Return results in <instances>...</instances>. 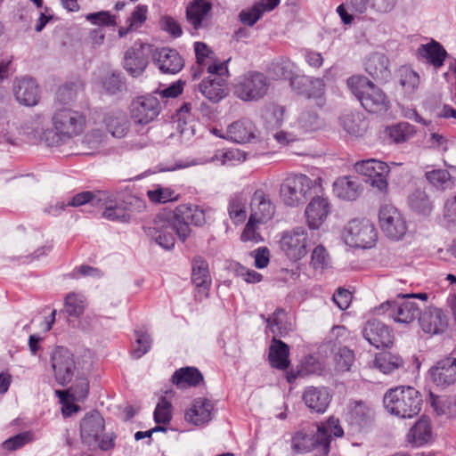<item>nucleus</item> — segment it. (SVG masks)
<instances>
[{
    "label": "nucleus",
    "mask_w": 456,
    "mask_h": 456,
    "mask_svg": "<svg viewBox=\"0 0 456 456\" xmlns=\"http://www.w3.org/2000/svg\"><path fill=\"white\" fill-rule=\"evenodd\" d=\"M316 446H322L317 439V432L313 435L300 430L292 436L291 449L296 453H306Z\"/></svg>",
    "instance_id": "a19ab883"
},
{
    "label": "nucleus",
    "mask_w": 456,
    "mask_h": 456,
    "mask_svg": "<svg viewBox=\"0 0 456 456\" xmlns=\"http://www.w3.org/2000/svg\"><path fill=\"white\" fill-rule=\"evenodd\" d=\"M362 191V184L355 176H341L333 183L334 194L343 200H355L361 195Z\"/></svg>",
    "instance_id": "cd10ccee"
},
{
    "label": "nucleus",
    "mask_w": 456,
    "mask_h": 456,
    "mask_svg": "<svg viewBox=\"0 0 456 456\" xmlns=\"http://www.w3.org/2000/svg\"><path fill=\"white\" fill-rule=\"evenodd\" d=\"M387 57L380 53L370 54L365 62V70L374 79L387 81L390 77Z\"/></svg>",
    "instance_id": "473e14b6"
},
{
    "label": "nucleus",
    "mask_w": 456,
    "mask_h": 456,
    "mask_svg": "<svg viewBox=\"0 0 456 456\" xmlns=\"http://www.w3.org/2000/svg\"><path fill=\"white\" fill-rule=\"evenodd\" d=\"M331 212V205L327 197L315 196L306 205L305 219L308 230L316 231L326 222Z\"/></svg>",
    "instance_id": "f3484780"
},
{
    "label": "nucleus",
    "mask_w": 456,
    "mask_h": 456,
    "mask_svg": "<svg viewBox=\"0 0 456 456\" xmlns=\"http://www.w3.org/2000/svg\"><path fill=\"white\" fill-rule=\"evenodd\" d=\"M86 116L76 110L67 107H56L53 117V129L43 134V139L48 146H58L80 134L86 126Z\"/></svg>",
    "instance_id": "f03ea898"
},
{
    "label": "nucleus",
    "mask_w": 456,
    "mask_h": 456,
    "mask_svg": "<svg viewBox=\"0 0 456 456\" xmlns=\"http://www.w3.org/2000/svg\"><path fill=\"white\" fill-rule=\"evenodd\" d=\"M355 171L367 177V182L372 187L377 188L379 191H386L387 189V176L390 171V165L370 159L366 160L358 161L354 165Z\"/></svg>",
    "instance_id": "f8f14e48"
},
{
    "label": "nucleus",
    "mask_w": 456,
    "mask_h": 456,
    "mask_svg": "<svg viewBox=\"0 0 456 456\" xmlns=\"http://www.w3.org/2000/svg\"><path fill=\"white\" fill-rule=\"evenodd\" d=\"M410 208L421 215H429L433 204L427 193L422 190H416L409 196Z\"/></svg>",
    "instance_id": "49530a36"
},
{
    "label": "nucleus",
    "mask_w": 456,
    "mask_h": 456,
    "mask_svg": "<svg viewBox=\"0 0 456 456\" xmlns=\"http://www.w3.org/2000/svg\"><path fill=\"white\" fill-rule=\"evenodd\" d=\"M289 348L288 345L274 337L272 340L268 354L272 367L286 370L289 365Z\"/></svg>",
    "instance_id": "c9c22d12"
},
{
    "label": "nucleus",
    "mask_w": 456,
    "mask_h": 456,
    "mask_svg": "<svg viewBox=\"0 0 456 456\" xmlns=\"http://www.w3.org/2000/svg\"><path fill=\"white\" fill-rule=\"evenodd\" d=\"M149 200L155 204H165L170 201H177L179 194L171 187H164L159 184L155 185L147 191Z\"/></svg>",
    "instance_id": "de8ad7c7"
},
{
    "label": "nucleus",
    "mask_w": 456,
    "mask_h": 456,
    "mask_svg": "<svg viewBox=\"0 0 456 456\" xmlns=\"http://www.w3.org/2000/svg\"><path fill=\"white\" fill-rule=\"evenodd\" d=\"M160 111L158 98L151 95H142L135 98L130 106L131 117L137 124L151 122Z\"/></svg>",
    "instance_id": "a211bd4d"
},
{
    "label": "nucleus",
    "mask_w": 456,
    "mask_h": 456,
    "mask_svg": "<svg viewBox=\"0 0 456 456\" xmlns=\"http://www.w3.org/2000/svg\"><path fill=\"white\" fill-rule=\"evenodd\" d=\"M340 125L350 135L359 137L363 135L368 128V123L363 115L358 111H349L340 117Z\"/></svg>",
    "instance_id": "f704fd0d"
},
{
    "label": "nucleus",
    "mask_w": 456,
    "mask_h": 456,
    "mask_svg": "<svg viewBox=\"0 0 456 456\" xmlns=\"http://www.w3.org/2000/svg\"><path fill=\"white\" fill-rule=\"evenodd\" d=\"M347 415L351 424L361 427L372 419L373 411L370 407L362 402H354L350 404Z\"/></svg>",
    "instance_id": "79ce46f5"
},
{
    "label": "nucleus",
    "mask_w": 456,
    "mask_h": 456,
    "mask_svg": "<svg viewBox=\"0 0 456 456\" xmlns=\"http://www.w3.org/2000/svg\"><path fill=\"white\" fill-rule=\"evenodd\" d=\"M150 52V45L135 42L125 53L123 61L124 69L132 77H139L143 73L148 65V55Z\"/></svg>",
    "instance_id": "dca6fc26"
},
{
    "label": "nucleus",
    "mask_w": 456,
    "mask_h": 456,
    "mask_svg": "<svg viewBox=\"0 0 456 456\" xmlns=\"http://www.w3.org/2000/svg\"><path fill=\"white\" fill-rule=\"evenodd\" d=\"M374 365L384 374H390L403 366V359L390 353L379 354L375 357Z\"/></svg>",
    "instance_id": "c03bdc74"
},
{
    "label": "nucleus",
    "mask_w": 456,
    "mask_h": 456,
    "mask_svg": "<svg viewBox=\"0 0 456 456\" xmlns=\"http://www.w3.org/2000/svg\"><path fill=\"white\" fill-rule=\"evenodd\" d=\"M343 436L344 430L339 420L334 417H330L325 422L317 425V439L325 454L329 452L331 436L342 437Z\"/></svg>",
    "instance_id": "2f4dec72"
},
{
    "label": "nucleus",
    "mask_w": 456,
    "mask_h": 456,
    "mask_svg": "<svg viewBox=\"0 0 456 456\" xmlns=\"http://www.w3.org/2000/svg\"><path fill=\"white\" fill-rule=\"evenodd\" d=\"M248 197L245 193H235L230 197L228 203V214L235 224H242L247 218Z\"/></svg>",
    "instance_id": "58836bf2"
},
{
    "label": "nucleus",
    "mask_w": 456,
    "mask_h": 456,
    "mask_svg": "<svg viewBox=\"0 0 456 456\" xmlns=\"http://www.w3.org/2000/svg\"><path fill=\"white\" fill-rule=\"evenodd\" d=\"M379 224L389 239L399 240L407 232V224L403 214L393 205L385 204L379 211Z\"/></svg>",
    "instance_id": "9b49d317"
},
{
    "label": "nucleus",
    "mask_w": 456,
    "mask_h": 456,
    "mask_svg": "<svg viewBox=\"0 0 456 456\" xmlns=\"http://www.w3.org/2000/svg\"><path fill=\"white\" fill-rule=\"evenodd\" d=\"M362 335L376 348L388 347L394 340L392 330L378 320L368 321L362 329Z\"/></svg>",
    "instance_id": "412c9836"
},
{
    "label": "nucleus",
    "mask_w": 456,
    "mask_h": 456,
    "mask_svg": "<svg viewBox=\"0 0 456 456\" xmlns=\"http://www.w3.org/2000/svg\"><path fill=\"white\" fill-rule=\"evenodd\" d=\"M303 400L309 409L323 413L330 403L331 395L326 387H308L304 391Z\"/></svg>",
    "instance_id": "7c9ffc66"
},
{
    "label": "nucleus",
    "mask_w": 456,
    "mask_h": 456,
    "mask_svg": "<svg viewBox=\"0 0 456 456\" xmlns=\"http://www.w3.org/2000/svg\"><path fill=\"white\" fill-rule=\"evenodd\" d=\"M309 231L304 226H296L278 234V248L289 261L297 262L308 254L313 244Z\"/></svg>",
    "instance_id": "39448f33"
},
{
    "label": "nucleus",
    "mask_w": 456,
    "mask_h": 456,
    "mask_svg": "<svg viewBox=\"0 0 456 456\" xmlns=\"http://www.w3.org/2000/svg\"><path fill=\"white\" fill-rule=\"evenodd\" d=\"M432 440L430 419L426 416H421L406 435V441L414 447L423 446Z\"/></svg>",
    "instance_id": "c756f323"
},
{
    "label": "nucleus",
    "mask_w": 456,
    "mask_h": 456,
    "mask_svg": "<svg viewBox=\"0 0 456 456\" xmlns=\"http://www.w3.org/2000/svg\"><path fill=\"white\" fill-rule=\"evenodd\" d=\"M267 77L258 71H248L237 77L233 84V94L244 102H256L268 92Z\"/></svg>",
    "instance_id": "1a4fd4ad"
},
{
    "label": "nucleus",
    "mask_w": 456,
    "mask_h": 456,
    "mask_svg": "<svg viewBox=\"0 0 456 456\" xmlns=\"http://www.w3.org/2000/svg\"><path fill=\"white\" fill-rule=\"evenodd\" d=\"M244 159V157L240 151L237 149L231 150H218L215 151L209 154V156H202L190 162H185L183 164H178L176 167H168L162 169L163 171H174L177 168H185L191 166L197 165H206L208 163H213L215 165H222V166H232L235 165L236 162H240Z\"/></svg>",
    "instance_id": "ddd939ff"
},
{
    "label": "nucleus",
    "mask_w": 456,
    "mask_h": 456,
    "mask_svg": "<svg viewBox=\"0 0 456 456\" xmlns=\"http://www.w3.org/2000/svg\"><path fill=\"white\" fill-rule=\"evenodd\" d=\"M14 95L18 102L27 106H35L39 101V88L37 82L28 77H22L14 85Z\"/></svg>",
    "instance_id": "c85d7f7f"
},
{
    "label": "nucleus",
    "mask_w": 456,
    "mask_h": 456,
    "mask_svg": "<svg viewBox=\"0 0 456 456\" xmlns=\"http://www.w3.org/2000/svg\"><path fill=\"white\" fill-rule=\"evenodd\" d=\"M210 4L204 0H195L187 8V20L189 23L195 28H200L203 20L210 11Z\"/></svg>",
    "instance_id": "37998d69"
},
{
    "label": "nucleus",
    "mask_w": 456,
    "mask_h": 456,
    "mask_svg": "<svg viewBox=\"0 0 456 456\" xmlns=\"http://www.w3.org/2000/svg\"><path fill=\"white\" fill-rule=\"evenodd\" d=\"M274 214L275 205L272 201L270 194L263 189L256 190L250 200L249 217L258 224H266L273 219Z\"/></svg>",
    "instance_id": "aec40b11"
},
{
    "label": "nucleus",
    "mask_w": 456,
    "mask_h": 456,
    "mask_svg": "<svg viewBox=\"0 0 456 456\" xmlns=\"http://www.w3.org/2000/svg\"><path fill=\"white\" fill-rule=\"evenodd\" d=\"M427 180L436 188L445 190L452 186V177L450 173L444 169H435L426 172Z\"/></svg>",
    "instance_id": "603ef678"
},
{
    "label": "nucleus",
    "mask_w": 456,
    "mask_h": 456,
    "mask_svg": "<svg viewBox=\"0 0 456 456\" xmlns=\"http://www.w3.org/2000/svg\"><path fill=\"white\" fill-rule=\"evenodd\" d=\"M213 409L214 406L208 399L196 398L185 411L184 419L193 426H203L211 420Z\"/></svg>",
    "instance_id": "b1692460"
},
{
    "label": "nucleus",
    "mask_w": 456,
    "mask_h": 456,
    "mask_svg": "<svg viewBox=\"0 0 456 456\" xmlns=\"http://www.w3.org/2000/svg\"><path fill=\"white\" fill-rule=\"evenodd\" d=\"M270 135L275 140L278 145L284 147L297 141L300 133H296L294 131L290 132L283 129H272Z\"/></svg>",
    "instance_id": "774afa93"
},
{
    "label": "nucleus",
    "mask_w": 456,
    "mask_h": 456,
    "mask_svg": "<svg viewBox=\"0 0 456 456\" xmlns=\"http://www.w3.org/2000/svg\"><path fill=\"white\" fill-rule=\"evenodd\" d=\"M136 339L132 351L134 358H141L151 348V339L150 336L145 332L136 331Z\"/></svg>",
    "instance_id": "338daca9"
},
{
    "label": "nucleus",
    "mask_w": 456,
    "mask_h": 456,
    "mask_svg": "<svg viewBox=\"0 0 456 456\" xmlns=\"http://www.w3.org/2000/svg\"><path fill=\"white\" fill-rule=\"evenodd\" d=\"M77 85L76 83L65 84L59 87L56 92V107H65L64 105L72 102L77 95Z\"/></svg>",
    "instance_id": "13d9d810"
},
{
    "label": "nucleus",
    "mask_w": 456,
    "mask_h": 456,
    "mask_svg": "<svg viewBox=\"0 0 456 456\" xmlns=\"http://www.w3.org/2000/svg\"><path fill=\"white\" fill-rule=\"evenodd\" d=\"M341 239L351 248H371L378 240V232L370 219L356 217L345 224Z\"/></svg>",
    "instance_id": "0eeeda50"
},
{
    "label": "nucleus",
    "mask_w": 456,
    "mask_h": 456,
    "mask_svg": "<svg viewBox=\"0 0 456 456\" xmlns=\"http://www.w3.org/2000/svg\"><path fill=\"white\" fill-rule=\"evenodd\" d=\"M383 403L390 414L401 419H411L420 411L422 398L414 387L398 386L386 392Z\"/></svg>",
    "instance_id": "7ed1b4c3"
},
{
    "label": "nucleus",
    "mask_w": 456,
    "mask_h": 456,
    "mask_svg": "<svg viewBox=\"0 0 456 456\" xmlns=\"http://www.w3.org/2000/svg\"><path fill=\"white\" fill-rule=\"evenodd\" d=\"M428 376L433 384L445 389L456 383V357L447 355L436 362L428 370Z\"/></svg>",
    "instance_id": "4468645a"
},
{
    "label": "nucleus",
    "mask_w": 456,
    "mask_h": 456,
    "mask_svg": "<svg viewBox=\"0 0 456 456\" xmlns=\"http://www.w3.org/2000/svg\"><path fill=\"white\" fill-rule=\"evenodd\" d=\"M97 207L102 208L104 218L119 223H129V215L126 212L124 200L118 194L98 191Z\"/></svg>",
    "instance_id": "2eb2a0df"
},
{
    "label": "nucleus",
    "mask_w": 456,
    "mask_h": 456,
    "mask_svg": "<svg viewBox=\"0 0 456 456\" xmlns=\"http://www.w3.org/2000/svg\"><path fill=\"white\" fill-rule=\"evenodd\" d=\"M419 322L425 333L436 335L446 330L448 318L441 308L429 306L420 314Z\"/></svg>",
    "instance_id": "4be33fe9"
},
{
    "label": "nucleus",
    "mask_w": 456,
    "mask_h": 456,
    "mask_svg": "<svg viewBox=\"0 0 456 456\" xmlns=\"http://www.w3.org/2000/svg\"><path fill=\"white\" fill-rule=\"evenodd\" d=\"M208 72L210 76L199 85L200 93L213 102H217L227 94V83L224 76L228 74V68L224 62L209 64Z\"/></svg>",
    "instance_id": "9d476101"
},
{
    "label": "nucleus",
    "mask_w": 456,
    "mask_h": 456,
    "mask_svg": "<svg viewBox=\"0 0 456 456\" xmlns=\"http://www.w3.org/2000/svg\"><path fill=\"white\" fill-rule=\"evenodd\" d=\"M257 137V129L249 118H241L227 128V138L238 143L250 142Z\"/></svg>",
    "instance_id": "bb28decb"
},
{
    "label": "nucleus",
    "mask_w": 456,
    "mask_h": 456,
    "mask_svg": "<svg viewBox=\"0 0 456 456\" xmlns=\"http://www.w3.org/2000/svg\"><path fill=\"white\" fill-rule=\"evenodd\" d=\"M194 52L197 59V62L200 67H208L209 64H219L220 62H215V54L209 47L202 42L194 43Z\"/></svg>",
    "instance_id": "052dcab7"
},
{
    "label": "nucleus",
    "mask_w": 456,
    "mask_h": 456,
    "mask_svg": "<svg viewBox=\"0 0 456 456\" xmlns=\"http://www.w3.org/2000/svg\"><path fill=\"white\" fill-rule=\"evenodd\" d=\"M104 429V419L97 411L87 414L81 421L80 435L88 445L96 443Z\"/></svg>",
    "instance_id": "a878e982"
},
{
    "label": "nucleus",
    "mask_w": 456,
    "mask_h": 456,
    "mask_svg": "<svg viewBox=\"0 0 456 456\" xmlns=\"http://www.w3.org/2000/svg\"><path fill=\"white\" fill-rule=\"evenodd\" d=\"M346 84L368 112L382 113L388 110L389 100L387 94L366 77L352 76Z\"/></svg>",
    "instance_id": "20e7f679"
},
{
    "label": "nucleus",
    "mask_w": 456,
    "mask_h": 456,
    "mask_svg": "<svg viewBox=\"0 0 456 456\" xmlns=\"http://www.w3.org/2000/svg\"><path fill=\"white\" fill-rule=\"evenodd\" d=\"M286 313L282 309H277L272 316L266 319L267 328L275 336H282L287 332Z\"/></svg>",
    "instance_id": "864d4df0"
},
{
    "label": "nucleus",
    "mask_w": 456,
    "mask_h": 456,
    "mask_svg": "<svg viewBox=\"0 0 456 456\" xmlns=\"http://www.w3.org/2000/svg\"><path fill=\"white\" fill-rule=\"evenodd\" d=\"M399 84L407 94L416 92L420 85V76L410 67H402L399 69Z\"/></svg>",
    "instance_id": "a18cd8bd"
},
{
    "label": "nucleus",
    "mask_w": 456,
    "mask_h": 456,
    "mask_svg": "<svg viewBox=\"0 0 456 456\" xmlns=\"http://www.w3.org/2000/svg\"><path fill=\"white\" fill-rule=\"evenodd\" d=\"M320 126V121L317 115L313 111H303L297 121V127L300 134L310 131H314Z\"/></svg>",
    "instance_id": "6e6d98bb"
},
{
    "label": "nucleus",
    "mask_w": 456,
    "mask_h": 456,
    "mask_svg": "<svg viewBox=\"0 0 456 456\" xmlns=\"http://www.w3.org/2000/svg\"><path fill=\"white\" fill-rule=\"evenodd\" d=\"M370 0H346L337 7V12L342 22L346 25L351 24L354 18L365 13L370 6Z\"/></svg>",
    "instance_id": "72a5a7b5"
},
{
    "label": "nucleus",
    "mask_w": 456,
    "mask_h": 456,
    "mask_svg": "<svg viewBox=\"0 0 456 456\" xmlns=\"http://www.w3.org/2000/svg\"><path fill=\"white\" fill-rule=\"evenodd\" d=\"M50 362L54 379L62 387L70 383L75 375H78L85 369L80 359L64 346H56L53 349Z\"/></svg>",
    "instance_id": "6e6552de"
},
{
    "label": "nucleus",
    "mask_w": 456,
    "mask_h": 456,
    "mask_svg": "<svg viewBox=\"0 0 456 456\" xmlns=\"http://www.w3.org/2000/svg\"><path fill=\"white\" fill-rule=\"evenodd\" d=\"M75 383L70 387L69 393L77 401H83L88 394L89 383L86 378L84 370L78 375H75Z\"/></svg>",
    "instance_id": "5fc2aeb1"
},
{
    "label": "nucleus",
    "mask_w": 456,
    "mask_h": 456,
    "mask_svg": "<svg viewBox=\"0 0 456 456\" xmlns=\"http://www.w3.org/2000/svg\"><path fill=\"white\" fill-rule=\"evenodd\" d=\"M126 212L129 215V222L133 217L146 208V202L135 195H127L123 199Z\"/></svg>",
    "instance_id": "69168bd1"
},
{
    "label": "nucleus",
    "mask_w": 456,
    "mask_h": 456,
    "mask_svg": "<svg viewBox=\"0 0 456 456\" xmlns=\"http://www.w3.org/2000/svg\"><path fill=\"white\" fill-rule=\"evenodd\" d=\"M108 132L117 138H123L129 131V121L123 112L108 113L104 118Z\"/></svg>",
    "instance_id": "e433bc0d"
},
{
    "label": "nucleus",
    "mask_w": 456,
    "mask_h": 456,
    "mask_svg": "<svg viewBox=\"0 0 456 456\" xmlns=\"http://www.w3.org/2000/svg\"><path fill=\"white\" fill-rule=\"evenodd\" d=\"M310 265L314 271L321 273L331 267V258L324 246L318 245L313 249Z\"/></svg>",
    "instance_id": "8fccbe9b"
},
{
    "label": "nucleus",
    "mask_w": 456,
    "mask_h": 456,
    "mask_svg": "<svg viewBox=\"0 0 456 456\" xmlns=\"http://www.w3.org/2000/svg\"><path fill=\"white\" fill-rule=\"evenodd\" d=\"M265 12V2L263 1L251 8L242 10L240 13V20L244 25L253 26Z\"/></svg>",
    "instance_id": "bf43d9fd"
},
{
    "label": "nucleus",
    "mask_w": 456,
    "mask_h": 456,
    "mask_svg": "<svg viewBox=\"0 0 456 456\" xmlns=\"http://www.w3.org/2000/svg\"><path fill=\"white\" fill-rule=\"evenodd\" d=\"M285 109L282 106L273 105L269 108L265 114L267 129H278L282 124L284 118Z\"/></svg>",
    "instance_id": "e2e57ef3"
},
{
    "label": "nucleus",
    "mask_w": 456,
    "mask_h": 456,
    "mask_svg": "<svg viewBox=\"0 0 456 456\" xmlns=\"http://www.w3.org/2000/svg\"><path fill=\"white\" fill-rule=\"evenodd\" d=\"M191 281L199 291L207 293L211 284L208 265L201 258H196L192 263Z\"/></svg>",
    "instance_id": "4c0bfd02"
},
{
    "label": "nucleus",
    "mask_w": 456,
    "mask_h": 456,
    "mask_svg": "<svg viewBox=\"0 0 456 456\" xmlns=\"http://www.w3.org/2000/svg\"><path fill=\"white\" fill-rule=\"evenodd\" d=\"M314 84L315 92H319L322 89V79L313 78L306 76H295L290 77V85L297 94L304 95L306 91V86Z\"/></svg>",
    "instance_id": "4d7b16f0"
},
{
    "label": "nucleus",
    "mask_w": 456,
    "mask_h": 456,
    "mask_svg": "<svg viewBox=\"0 0 456 456\" xmlns=\"http://www.w3.org/2000/svg\"><path fill=\"white\" fill-rule=\"evenodd\" d=\"M259 224L258 222L249 217L240 235L241 240L252 243L262 241L263 238L259 232Z\"/></svg>",
    "instance_id": "0e129e2a"
},
{
    "label": "nucleus",
    "mask_w": 456,
    "mask_h": 456,
    "mask_svg": "<svg viewBox=\"0 0 456 456\" xmlns=\"http://www.w3.org/2000/svg\"><path fill=\"white\" fill-rule=\"evenodd\" d=\"M378 311L387 313L395 322L404 324L414 322L417 316L420 315L419 305L407 298L401 303L387 302L382 304Z\"/></svg>",
    "instance_id": "6ab92c4d"
},
{
    "label": "nucleus",
    "mask_w": 456,
    "mask_h": 456,
    "mask_svg": "<svg viewBox=\"0 0 456 456\" xmlns=\"http://www.w3.org/2000/svg\"><path fill=\"white\" fill-rule=\"evenodd\" d=\"M386 134L394 142L400 143L407 141L414 134V128L409 123H399L386 128Z\"/></svg>",
    "instance_id": "3c124183"
},
{
    "label": "nucleus",
    "mask_w": 456,
    "mask_h": 456,
    "mask_svg": "<svg viewBox=\"0 0 456 456\" xmlns=\"http://www.w3.org/2000/svg\"><path fill=\"white\" fill-rule=\"evenodd\" d=\"M322 187V178L311 179L303 174H293L287 176L280 188L282 202L289 207H298L305 202L311 191Z\"/></svg>",
    "instance_id": "423d86ee"
},
{
    "label": "nucleus",
    "mask_w": 456,
    "mask_h": 456,
    "mask_svg": "<svg viewBox=\"0 0 456 456\" xmlns=\"http://www.w3.org/2000/svg\"><path fill=\"white\" fill-rule=\"evenodd\" d=\"M86 307V298L83 294L70 292L65 297V312L73 317L80 316Z\"/></svg>",
    "instance_id": "09e8293b"
},
{
    "label": "nucleus",
    "mask_w": 456,
    "mask_h": 456,
    "mask_svg": "<svg viewBox=\"0 0 456 456\" xmlns=\"http://www.w3.org/2000/svg\"><path fill=\"white\" fill-rule=\"evenodd\" d=\"M417 58L433 66L436 69L441 68L447 57V52L437 41L431 39L427 44H421L417 49Z\"/></svg>",
    "instance_id": "393cba45"
},
{
    "label": "nucleus",
    "mask_w": 456,
    "mask_h": 456,
    "mask_svg": "<svg viewBox=\"0 0 456 456\" xmlns=\"http://www.w3.org/2000/svg\"><path fill=\"white\" fill-rule=\"evenodd\" d=\"M153 61L165 74H176L184 66L183 59L179 53L168 47L157 49L153 54Z\"/></svg>",
    "instance_id": "5701e85b"
},
{
    "label": "nucleus",
    "mask_w": 456,
    "mask_h": 456,
    "mask_svg": "<svg viewBox=\"0 0 456 456\" xmlns=\"http://www.w3.org/2000/svg\"><path fill=\"white\" fill-rule=\"evenodd\" d=\"M354 362V352L347 347H341L335 354L336 369L338 371H347Z\"/></svg>",
    "instance_id": "680f3d73"
},
{
    "label": "nucleus",
    "mask_w": 456,
    "mask_h": 456,
    "mask_svg": "<svg viewBox=\"0 0 456 456\" xmlns=\"http://www.w3.org/2000/svg\"><path fill=\"white\" fill-rule=\"evenodd\" d=\"M207 209L193 204H182L174 211L159 213L147 233L160 247L170 249L175 246V234L185 241L191 233L189 224L202 226L207 221Z\"/></svg>",
    "instance_id": "f257e3e1"
},
{
    "label": "nucleus",
    "mask_w": 456,
    "mask_h": 456,
    "mask_svg": "<svg viewBox=\"0 0 456 456\" xmlns=\"http://www.w3.org/2000/svg\"><path fill=\"white\" fill-rule=\"evenodd\" d=\"M203 376L197 368L183 367L174 373L173 383L179 388L195 387L202 381Z\"/></svg>",
    "instance_id": "ea45409f"
}]
</instances>
